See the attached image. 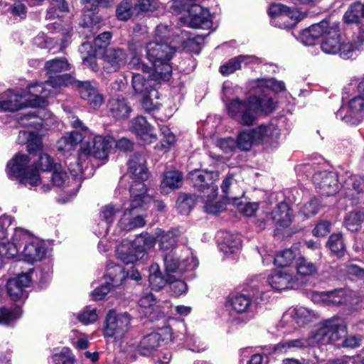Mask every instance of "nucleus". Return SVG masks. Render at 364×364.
Listing matches in <instances>:
<instances>
[{"label":"nucleus","mask_w":364,"mask_h":364,"mask_svg":"<svg viewBox=\"0 0 364 364\" xmlns=\"http://www.w3.org/2000/svg\"><path fill=\"white\" fill-rule=\"evenodd\" d=\"M171 37L168 26L160 24L156 28L154 40L146 45V56L152 63L155 79L169 80L171 77L172 68L169 61L175 53L176 46L182 41L174 42L170 41Z\"/></svg>","instance_id":"1"},{"label":"nucleus","mask_w":364,"mask_h":364,"mask_svg":"<svg viewBox=\"0 0 364 364\" xmlns=\"http://www.w3.org/2000/svg\"><path fill=\"white\" fill-rule=\"evenodd\" d=\"M53 93L45 82H35L27 87V91L15 93L9 90L0 94V112H15L26 107H44L47 97Z\"/></svg>","instance_id":"2"},{"label":"nucleus","mask_w":364,"mask_h":364,"mask_svg":"<svg viewBox=\"0 0 364 364\" xmlns=\"http://www.w3.org/2000/svg\"><path fill=\"white\" fill-rule=\"evenodd\" d=\"M129 50L132 55L129 63L130 68L141 71L143 73V75L139 73L132 74V84L134 92L141 97L151 95L155 99H159V93L157 87L161 82L166 80L155 79L153 77L154 71L152 68L141 61L139 55L141 53L142 44L140 41L132 40L129 43Z\"/></svg>","instance_id":"3"},{"label":"nucleus","mask_w":364,"mask_h":364,"mask_svg":"<svg viewBox=\"0 0 364 364\" xmlns=\"http://www.w3.org/2000/svg\"><path fill=\"white\" fill-rule=\"evenodd\" d=\"M189 178L193 186L202 193L200 198L204 203L205 212L211 214L220 213L223 204L215 201L218 188L215 184V181L219 179V173L195 170L189 173Z\"/></svg>","instance_id":"4"},{"label":"nucleus","mask_w":364,"mask_h":364,"mask_svg":"<svg viewBox=\"0 0 364 364\" xmlns=\"http://www.w3.org/2000/svg\"><path fill=\"white\" fill-rule=\"evenodd\" d=\"M48 87L59 88L72 85L79 90L80 95L94 108L99 107L103 102V97L97 89L96 85L90 81H79L70 74L51 76L46 81Z\"/></svg>","instance_id":"5"},{"label":"nucleus","mask_w":364,"mask_h":364,"mask_svg":"<svg viewBox=\"0 0 364 364\" xmlns=\"http://www.w3.org/2000/svg\"><path fill=\"white\" fill-rule=\"evenodd\" d=\"M28 158L26 154L18 153L7 164L9 175L19 179L20 183L30 186H40L42 192H47L50 189L49 184H42L39 174L33 168L28 166Z\"/></svg>","instance_id":"6"},{"label":"nucleus","mask_w":364,"mask_h":364,"mask_svg":"<svg viewBox=\"0 0 364 364\" xmlns=\"http://www.w3.org/2000/svg\"><path fill=\"white\" fill-rule=\"evenodd\" d=\"M130 196V203L127 207H123V214L118 221L119 228L126 232L142 228L146 225L145 216L141 213V210L151 200L148 195L139 196L138 193L134 192V188Z\"/></svg>","instance_id":"7"},{"label":"nucleus","mask_w":364,"mask_h":364,"mask_svg":"<svg viewBox=\"0 0 364 364\" xmlns=\"http://www.w3.org/2000/svg\"><path fill=\"white\" fill-rule=\"evenodd\" d=\"M346 324L341 318H332L325 321L322 326L310 336L312 346L334 343L346 337Z\"/></svg>","instance_id":"8"},{"label":"nucleus","mask_w":364,"mask_h":364,"mask_svg":"<svg viewBox=\"0 0 364 364\" xmlns=\"http://www.w3.org/2000/svg\"><path fill=\"white\" fill-rule=\"evenodd\" d=\"M231 311L229 323L235 327L243 326L255 316V306L250 296L240 294L232 296L229 301Z\"/></svg>","instance_id":"9"},{"label":"nucleus","mask_w":364,"mask_h":364,"mask_svg":"<svg viewBox=\"0 0 364 364\" xmlns=\"http://www.w3.org/2000/svg\"><path fill=\"white\" fill-rule=\"evenodd\" d=\"M279 134L277 127L272 124L260 125L252 130H244L239 133L236 145L241 151H247L255 144L268 141Z\"/></svg>","instance_id":"10"},{"label":"nucleus","mask_w":364,"mask_h":364,"mask_svg":"<svg viewBox=\"0 0 364 364\" xmlns=\"http://www.w3.org/2000/svg\"><path fill=\"white\" fill-rule=\"evenodd\" d=\"M14 239L22 240V245L24 246L21 251V255L26 262H38L45 257L47 252L46 244L27 230L21 228H16Z\"/></svg>","instance_id":"11"},{"label":"nucleus","mask_w":364,"mask_h":364,"mask_svg":"<svg viewBox=\"0 0 364 364\" xmlns=\"http://www.w3.org/2000/svg\"><path fill=\"white\" fill-rule=\"evenodd\" d=\"M38 115H21L16 119L18 123L28 128L27 130H21L18 134L19 144H27V149L30 153L40 150L42 147L41 139L39 132L41 124L38 122Z\"/></svg>","instance_id":"12"},{"label":"nucleus","mask_w":364,"mask_h":364,"mask_svg":"<svg viewBox=\"0 0 364 364\" xmlns=\"http://www.w3.org/2000/svg\"><path fill=\"white\" fill-rule=\"evenodd\" d=\"M277 106V102L272 97H264L260 99L252 95L246 100L236 99L228 106V109L235 113L250 114L256 112H272Z\"/></svg>","instance_id":"13"},{"label":"nucleus","mask_w":364,"mask_h":364,"mask_svg":"<svg viewBox=\"0 0 364 364\" xmlns=\"http://www.w3.org/2000/svg\"><path fill=\"white\" fill-rule=\"evenodd\" d=\"M127 174L132 178L130 193L133 188L139 196L146 195V189L144 181L148 178L145 157L141 154H134L127 162Z\"/></svg>","instance_id":"14"},{"label":"nucleus","mask_w":364,"mask_h":364,"mask_svg":"<svg viewBox=\"0 0 364 364\" xmlns=\"http://www.w3.org/2000/svg\"><path fill=\"white\" fill-rule=\"evenodd\" d=\"M132 317L127 312L117 314L114 310H110L107 314L104 335L106 337L122 340L128 332Z\"/></svg>","instance_id":"15"},{"label":"nucleus","mask_w":364,"mask_h":364,"mask_svg":"<svg viewBox=\"0 0 364 364\" xmlns=\"http://www.w3.org/2000/svg\"><path fill=\"white\" fill-rule=\"evenodd\" d=\"M194 0L184 1L181 4H185L183 11H187L188 14L181 18L191 28H209L212 26L211 16L209 11L198 4L193 3ZM179 13V11H176Z\"/></svg>","instance_id":"16"},{"label":"nucleus","mask_w":364,"mask_h":364,"mask_svg":"<svg viewBox=\"0 0 364 364\" xmlns=\"http://www.w3.org/2000/svg\"><path fill=\"white\" fill-rule=\"evenodd\" d=\"M186 258L179 257L178 251H171L164 256V263L166 274L177 273L179 274L186 272L194 270L198 265V261L196 257L190 254Z\"/></svg>","instance_id":"17"},{"label":"nucleus","mask_w":364,"mask_h":364,"mask_svg":"<svg viewBox=\"0 0 364 364\" xmlns=\"http://www.w3.org/2000/svg\"><path fill=\"white\" fill-rule=\"evenodd\" d=\"M312 181L317 191L327 196L335 195L340 188L338 175L331 171H316Z\"/></svg>","instance_id":"18"},{"label":"nucleus","mask_w":364,"mask_h":364,"mask_svg":"<svg viewBox=\"0 0 364 364\" xmlns=\"http://www.w3.org/2000/svg\"><path fill=\"white\" fill-rule=\"evenodd\" d=\"M38 272L41 273V270L32 269L29 272L20 274L9 279L6 283V292L9 297L14 301L26 299L28 295L26 288L28 287L31 282L30 274H38Z\"/></svg>","instance_id":"19"},{"label":"nucleus","mask_w":364,"mask_h":364,"mask_svg":"<svg viewBox=\"0 0 364 364\" xmlns=\"http://www.w3.org/2000/svg\"><path fill=\"white\" fill-rule=\"evenodd\" d=\"M132 129L144 144H151L157 140L154 128L143 115H137L132 121Z\"/></svg>","instance_id":"20"},{"label":"nucleus","mask_w":364,"mask_h":364,"mask_svg":"<svg viewBox=\"0 0 364 364\" xmlns=\"http://www.w3.org/2000/svg\"><path fill=\"white\" fill-rule=\"evenodd\" d=\"M269 285L274 289L284 290L294 288L297 285V279L288 269L274 272L268 277Z\"/></svg>","instance_id":"21"},{"label":"nucleus","mask_w":364,"mask_h":364,"mask_svg":"<svg viewBox=\"0 0 364 364\" xmlns=\"http://www.w3.org/2000/svg\"><path fill=\"white\" fill-rule=\"evenodd\" d=\"M93 158L97 159H105L107 157L111 148L114 144V139L109 136H96L91 142Z\"/></svg>","instance_id":"22"},{"label":"nucleus","mask_w":364,"mask_h":364,"mask_svg":"<svg viewBox=\"0 0 364 364\" xmlns=\"http://www.w3.org/2000/svg\"><path fill=\"white\" fill-rule=\"evenodd\" d=\"M219 249L225 255L237 252L240 247V238L229 232H219L217 235Z\"/></svg>","instance_id":"23"},{"label":"nucleus","mask_w":364,"mask_h":364,"mask_svg":"<svg viewBox=\"0 0 364 364\" xmlns=\"http://www.w3.org/2000/svg\"><path fill=\"white\" fill-rule=\"evenodd\" d=\"M324 39L321 47L322 50L328 54H336L339 50L340 35L338 25H333L326 29Z\"/></svg>","instance_id":"24"},{"label":"nucleus","mask_w":364,"mask_h":364,"mask_svg":"<svg viewBox=\"0 0 364 364\" xmlns=\"http://www.w3.org/2000/svg\"><path fill=\"white\" fill-rule=\"evenodd\" d=\"M123 206L119 204H108L103 206L101 208L100 217L104 220V223L100 224L102 226V229L95 230L98 236H105L108 232L109 225L113 223L115 219V216L119 213Z\"/></svg>","instance_id":"25"},{"label":"nucleus","mask_w":364,"mask_h":364,"mask_svg":"<svg viewBox=\"0 0 364 364\" xmlns=\"http://www.w3.org/2000/svg\"><path fill=\"white\" fill-rule=\"evenodd\" d=\"M328 28V23L326 21L314 24L301 32L299 39L304 45L312 46L318 38L324 35V32Z\"/></svg>","instance_id":"26"},{"label":"nucleus","mask_w":364,"mask_h":364,"mask_svg":"<svg viewBox=\"0 0 364 364\" xmlns=\"http://www.w3.org/2000/svg\"><path fill=\"white\" fill-rule=\"evenodd\" d=\"M346 188V196L355 200L364 193V178L360 176L350 175L344 182Z\"/></svg>","instance_id":"27"},{"label":"nucleus","mask_w":364,"mask_h":364,"mask_svg":"<svg viewBox=\"0 0 364 364\" xmlns=\"http://www.w3.org/2000/svg\"><path fill=\"white\" fill-rule=\"evenodd\" d=\"M303 18L304 15L298 9L288 7L273 25L281 28H288L295 26Z\"/></svg>","instance_id":"28"},{"label":"nucleus","mask_w":364,"mask_h":364,"mask_svg":"<svg viewBox=\"0 0 364 364\" xmlns=\"http://www.w3.org/2000/svg\"><path fill=\"white\" fill-rule=\"evenodd\" d=\"M155 242H157L159 247L161 251H174L177 250L175 247L178 242L177 235L173 231L165 232L158 229L155 232Z\"/></svg>","instance_id":"29"},{"label":"nucleus","mask_w":364,"mask_h":364,"mask_svg":"<svg viewBox=\"0 0 364 364\" xmlns=\"http://www.w3.org/2000/svg\"><path fill=\"white\" fill-rule=\"evenodd\" d=\"M183 181V176L178 171L165 172L161 181L160 189L164 194H168L169 191L178 188Z\"/></svg>","instance_id":"30"},{"label":"nucleus","mask_w":364,"mask_h":364,"mask_svg":"<svg viewBox=\"0 0 364 364\" xmlns=\"http://www.w3.org/2000/svg\"><path fill=\"white\" fill-rule=\"evenodd\" d=\"M105 60L110 65L114 70L124 66L127 60V54L121 48H108L104 54Z\"/></svg>","instance_id":"31"},{"label":"nucleus","mask_w":364,"mask_h":364,"mask_svg":"<svg viewBox=\"0 0 364 364\" xmlns=\"http://www.w3.org/2000/svg\"><path fill=\"white\" fill-rule=\"evenodd\" d=\"M312 346L310 336L309 338H299L296 339L284 341L275 346V350L279 353H286L299 349H304Z\"/></svg>","instance_id":"32"},{"label":"nucleus","mask_w":364,"mask_h":364,"mask_svg":"<svg viewBox=\"0 0 364 364\" xmlns=\"http://www.w3.org/2000/svg\"><path fill=\"white\" fill-rule=\"evenodd\" d=\"M82 139V134L77 131L68 132L58 141V149L65 153L69 152L75 149Z\"/></svg>","instance_id":"33"},{"label":"nucleus","mask_w":364,"mask_h":364,"mask_svg":"<svg viewBox=\"0 0 364 364\" xmlns=\"http://www.w3.org/2000/svg\"><path fill=\"white\" fill-rule=\"evenodd\" d=\"M117 258L125 264H134L139 259L132 249L130 241L124 240L116 250Z\"/></svg>","instance_id":"34"},{"label":"nucleus","mask_w":364,"mask_h":364,"mask_svg":"<svg viewBox=\"0 0 364 364\" xmlns=\"http://www.w3.org/2000/svg\"><path fill=\"white\" fill-rule=\"evenodd\" d=\"M131 245L135 253H137L138 258H141L146 251L154 247L155 244L154 237L148 234L138 235L132 242Z\"/></svg>","instance_id":"35"},{"label":"nucleus","mask_w":364,"mask_h":364,"mask_svg":"<svg viewBox=\"0 0 364 364\" xmlns=\"http://www.w3.org/2000/svg\"><path fill=\"white\" fill-rule=\"evenodd\" d=\"M105 277L112 287L121 285L126 279L124 269L114 262H109L107 265Z\"/></svg>","instance_id":"36"},{"label":"nucleus","mask_w":364,"mask_h":364,"mask_svg":"<svg viewBox=\"0 0 364 364\" xmlns=\"http://www.w3.org/2000/svg\"><path fill=\"white\" fill-rule=\"evenodd\" d=\"M296 254L292 249H287L280 252L276 257L271 255L262 257L264 263L269 264L274 262V264L280 267L289 266L296 258Z\"/></svg>","instance_id":"37"},{"label":"nucleus","mask_w":364,"mask_h":364,"mask_svg":"<svg viewBox=\"0 0 364 364\" xmlns=\"http://www.w3.org/2000/svg\"><path fill=\"white\" fill-rule=\"evenodd\" d=\"M292 213L285 203H279L272 212V219L281 226H288L291 221Z\"/></svg>","instance_id":"38"},{"label":"nucleus","mask_w":364,"mask_h":364,"mask_svg":"<svg viewBox=\"0 0 364 364\" xmlns=\"http://www.w3.org/2000/svg\"><path fill=\"white\" fill-rule=\"evenodd\" d=\"M161 341V336L157 333L144 336L138 346L139 353L143 355H149L159 346Z\"/></svg>","instance_id":"39"},{"label":"nucleus","mask_w":364,"mask_h":364,"mask_svg":"<svg viewBox=\"0 0 364 364\" xmlns=\"http://www.w3.org/2000/svg\"><path fill=\"white\" fill-rule=\"evenodd\" d=\"M91 149V145L90 144H84L80 147L78 151L77 156V168L70 169V172H74V175H77L78 173H82L84 168L87 167L88 164L91 161L93 157Z\"/></svg>","instance_id":"40"},{"label":"nucleus","mask_w":364,"mask_h":364,"mask_svg":"<svg viewBox=\"0 0 364 364\" xmlns=\"http://www.w3.org/2000/svg\"><path fill=\"white\" fill-rule=\"evenodd\" d=\"M253 58V56L243 55L233 58L230 59L226 64L220 66V71L223 75H230L235 73L236 70H240L242 63L245 64L250 63L251 60Z\"/></svg>","instance_id":"41"},{"label":"nucleus","mask_w":364,"mask_h":364,"mask_svg":"<svg viewBox=\"0 0 364 364\" xmlns=\"http://www.w3.org/2000/svg\"><path fill=\"white\" fill-rule=\"evenodd\" d=\"M159 129L162 139L154 148L156 150L165 153L168 151L170 148L175 144L176 137L168 127L162 125L159 126Z\"/></svg>","instance_id":"42"},{"label":"nucleus","mask_w":364,"mask_h":364,"mask_svg":"<svg viewBox=\"0 0 364 364\" xmlns=\"http://www.w3.org/2000/svg\"><path fill=\"white\" fill-rule=\"evenodd\" d=\"M22 245V240H15L14 234L12 236L11 242L8 243H0V255L7 258H14L21 253L20 247Z\"/></svg>","instance_id":"43"},{"label":"nucleus","mask_w":364,"mask_h":364,"mask_svg":"<svg viewBox=\"0 0 364 364\" xmlns=\"http://www.w3.org/2000/svg\"><path fill=\"white\" fill-rule=\"evenodd\" d=\"M363 222V213L353 210L348 213L344 219V225L351 232H356L361 228Z\"/></svg>","instance_id":"44"},{"label":"nucleus","mask_w":364,"mask_h":364,"mask_svg":"<svg viewBox=\"0 0 364 364\" xmlns=\"http://www.w3.org/2000/svg\"><path fill=\"white\" fill-rule=\"evenodd\" d=\"M44 68L48 74L60 73L70 69V65L65 58H56L45 63Z\"/></svg>","instance_id":"45"},{"label":"nucleus","mask_w":364,"mask_h":364,"mask_svg":"<svg viewBox=\"0 0 364 364\" xmlns=\"http://www.w3.org/2000/svg\"><path fill=\"white\" fill-rule=\"evenodd\" d=\"M100 21V17L95 11L85 9L80 24L85 28H91L92 31H96L98 30Z\"/></svg>","instance_id":"46"},{"label":"nucleus","mask_w":364,"mask_h":364,"mask_svg":"<svg viewBox=\"0 0 364 364\" xmlns=\"http://www.w3.org/2000/svg\"><path fill=\"white\" fill-rule=\"evenodd\" d=\"M21 313L19 307L14 309L0 308V324L5 326L11 325L16 320L20 318Z\"/></svg>","instance_id":"47"},{"label":"nucleus","mask_w":364,"mask_h":364,"mask_svg":"<svg viewBox=\"0 0 364 364\" xmlns=\"http://www.w3.org/2000/svg\"><path fill=\"white\" fill-rule=\"evenodd\" d=\"M297 274L302 277L314 275L317 272L316 264L308 261L303 257H299L296 262Z\"/></svg>","instance_id":"48"},{"label":"nucleus","mask_w":364,"mask_h":364,"mask_svg":"<svg viewBox=\"0 0 364 364\" xmlns=\"http://www.w3.org/2000/svg\"><path fill=\"white\" fill-rule=\"evenodd\" d=\"M360 17H364V4L359 2L352 4L346 12L343 18L346 23H358Z\"/></svg>","instance_id":"49"},{"label":"nucleus","mask_w":364,"mask_h":364,"mask_svg":"<svg viewBox=\"0 0 364 364\" xmlns=\"http://www.w3.org/2000/svg\"><path fill=\"white\" fill-rule=\"evenodd\" d=\"M359 44H353L350 41H341L339 43V50L337 53L343 59H348L352 57L353 53L358 50L360 45L364 42V36H358Z\"/></svg>","instance_id":"50"},{"label":"nucleus","mask_w":364,"mask_h":364,"mask_svg":"<svg viewBox=\"0 0 364 364\" xmlns=\"http://www.w3.org/2000/svg\"><path fill=\"white\" fill-rule=\"evenodd\" d=\"M257 87L260 89L267 88L274 92H282L285 91L286 86L283 81L277 80L274 78H263L257 80Z\"/></svg>","instance_id":"51"},{"label":"nucleus","mask_w":364,"mask_h":364,"mask_svg":"<svg viewBox=\"0 0 364 364\" xmlns=\"http://www.w3.org/2000/svg\"><path fill=\"white\" fill-rule=\"evenodd\" d=\"M327 246L331 251L338 255H341L345 251V244L341 233H333L330 235Z\"/></svg>","instance_id":"52"},{"label":"nucleus","mask_w":364,"mask_h":364,"mask_svg":"<svg viewBox=\"0 0 364 364\" xmlns=\"http://www.w3.org/2000/svg\"><path fill=\"white\" fill-rule=\"evenodd\" d=\"M108 108L112 113L129 114L132 112L130 106L123 97L112 98L108 102Z\"/></svg>","instance_id":"53"},{"label":"nucleus","mask_w":364,"mask_h":364,"mask_svg":"<svg viewBox=\"0 0 364 364\" xmlns=\"http://www.w3.org/2000/svg\"><path fill=\"white\" fill-rule=\"evenodd\" d=\"M327 305H338L349 301V296L343 289L327 291Z\"/></svg>","instance_id":"54"},{"label":"nucleus","mask_w":364,"mask_h":364,"mask_svg":"<svg viewBox=\"0 0 364 364\" xmlns=\"http://www.w3.org/2000/svg\"><path fill=\"white\" fill-rule=\"evenodd\" d=\"M134 6L132 0H124L122 1L116 9V15L118 19L121 21L128 20L133 13L136 11L134 10Z\"/></svg>","instance_id":"55"},{"label":"nucleus","mask_w":364,"mask_h":364,"mask_svg":"<svg viewBox=\"0 0 364 364\" xmlns=\"http://www.w3.org/2000/svg\"><path fill=\"white\" fill-rule=\"evenodd\" d=\"M364 111V98L358 96L351 99L347 105H343L340 109V112H347L353 114L360 113Z\"/></svg>","instance_id":"56"},{"label":"nucleus","mask_w":364,"mask_h":364,"mask_svg":"<svg viewBox=\"0 0 364 364\" xmlns=\"http://www.w3.org/2000/svg\"><path fill=\"white\" fill-rule=\"evenodd\" d=\"M177 208L180 213L186 215L195 204V199L192 196L181 194L179 196L177 202Z\"/></svg>","instance_id":"57"},{"label":"nucleus","mask_w":364,"mask_h":364,"mask_svg":"<svg viewBox=\"0 0 364 364\" xmlns=\"http://www.w3.org/2000/svg\"><path fill=\"white\" fill-rule=\"evenodd\" d=\"M52 359L55 364H75L74 355L68 348H63L59 353H55Z\"/></svg>","instance_id":"58"},{"label":"nucleus","mask_w":364,"mask_h":364,"mask_svg":"<svg viewBox=\"0 0 364 364\" xmlns=\"http://www.w3.org/2000/svg\"><path fill=\"white\" fill-rule=\"evenodd\" d=\"M320 204L317 199L314 198L305 203L299 210V214L304 218H309L315 215L319 210Z\"/></svg>","instance_id":"59"},{"label":"nucleus","mask_w":364,"mask_h":364,"mask_svg":"<svg viewBox=\"0 0 364 364\" xmlns=\"http://www.w3.org/2000/svg\"><path fill=\"white\" fill-rule=\"evenodd\" d=\"M159 7V3L155 0H138L134 6V10L137 14L153 12Z\"/></svg>","instance_id":"60"},{"label":"nucleus","mask_w":364,"mask_h":364,"mask_svg":"<svg viewBox=\"0 0 364 364\" xmlns=\"http://www.w3.org/2000/svg\"><path fill=\"white\" fill-rule=\"evenodd\" d=\"M51 175L52 183L57 186H62L68 178L66 172L60 164H55Z\"/></svg>","instance_id":"61"},{"label":"nucleus","mask_w":364,"mask_h":364,"mask_svg":"<svg viewBox=\"0 0 364 364\" xmlns=\"http://www.w3.org/2000/svg\"><path fill=\"white\" fill-rule=\"evenodd\" d=\"M237 90V87L233 86L232 83H231L230 82H225L223 83L222 100L224 102V103L225 104L227 108H228V106L234 100H235L237 99V98H235V99L232 100V101H230V97L233 96L236 93ZM228 110L231 114H236L235 112H232L230 111L229 109H228Z\"/></svg>","instance_id":"62"},{"label":"nucleus","mask_w":364,"mask_h":364,"mask_svg":"<svg viewBox=\"0 0 364 364\" xmlns=\"http://www.w3.org/2000/svg\"><path fill=\"white\" fill-rule=\"evenodd\" d=\"M292 316L296 323L303 325L310 320L311 313L304 307H299L294 309Z\"/></svg>","instance_id":"63"},{"label":"nucleus","mask_w":364,"mask_h":364,"mask_svg":"<svg viewBox=\"0 0 364 364\" xmlns=\"http://www.w3.org/2000/svg\"><path fill=\"white\" fill-rule=\"evenodd\" d=\"M98 318L96 309L86 307L84 311L78 315L79 321L87 325L97 321Z\"/></svg>","instance_id":"64"}]
</instances>
